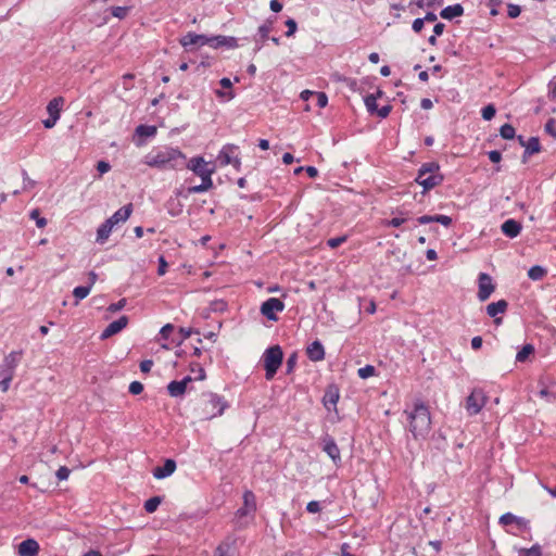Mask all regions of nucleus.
I'll return each mask as SVG.
<instances>
[{
    "label": "nucleus",
    "instance_id": "nucleus-25",
    "mask_svg": "<svg viewBox=\"0 0 556 556\" xmlns=\"http://www.w3.org/2000/svg\"><path fill=\"white\" fill-rule=\"evenodd\" d=\"M463 14L464 8L459 3L448 5L440 12V16L444 20H453L454 17L462 16Z\"/></svg>",
    "mask_w": 556,
    "mask_h": 556
},
{
    "label": "nucleus",
    "instance_id": "nucleus-59",
    "mask_svg": "<svg viewBox=\"0 0 556 556\" xmlns=\"http://www.w3.org/2000/svg\"><path fill=\"white\" fill-rule=\"evenodd\" d=\"M22 175H23V180H24L23 189L27 190V189L34 188L36 182L28 177V174H27V172L25 169H23Z\"/></svg>",
    "mask_w": 556,
    "mask_h": 556
},
{
    "label": "nucleus",
    "instance_id": "nucleus-11",
    "mask_svg": "<svg viewBox=\"0 0 556 556\" xmlns=\"http://www.w3.org/2000/svg\"><path fill=\"white\" fill-rule=\"evenodd\" d=\"M256 509V503H255V496L252 491H245L243 493V506L240 507L236 516L239 518L245 517L252 513H254Z\"/></svg>",
    "mask_w": 556,
    "mask_h": 556
},
{
    "label": "nucleus",
    "instance_id": "nucleus-30",
    "mask_svg": "<svg viewBox=\"0 0 556 556\" xmlns=\"http://www.w3.org/2000/svg\"><path fill=\"white\" fill-rule=\"evenodd\" d=\"M526 154H534L541 151V144L538 137H530L527 140V144L525 147Z\"/></svg>",
    "mask_w": 556,
    "mask_h": 556
},
{
    "label": "nucleus",
    "instance_id": "nucleus-47",
    "mask_svg": "<svg viewBox=\"0 0 556 556\" xmlns=\"http://www.w3.org/2000/svg\"><path fill=\"white\" fill-rule=\"evenodd\" d=\"M0 376L2 377V380L0 381V388L2 391H7L14 375L0 371Z\"/></svg>",
    "mask_w": 556,
    "mask_h": 556
},
{
    "label": "nucleus",
    "instance_id": "nucleus-40",
    "mask_svg": "<svg viewBox=\"0 0 556 556\" xmlns=\"http://www.w3.org/2000/svg\"><path fill=\"white\" fill-rule=\"evenodd\" d=\"M519 556H542L541 547L533 545L530 548H525L519 552Z\"/></svg>",
    "mask_w": 556,
    "mask_h": 556
},
{
    "label": "nucleus",
    "instance_id": "nucleus-29",
    "mask_svg": "<svg viewBox=\"0 0 556 556\" xmlns=\"http://www.w3.org/2000/svg\"><path fill=\"white\" fill-rule=\"evenodd\" d=\"M382 94V92L379 90L377 92V96L376 94H368L366 98H365V105H366V109L367 111L370 113V114H376L377 110H378V105H377V97H380Z\"/></svg>",
    "mask_w": 556,
    "mask_h": 556
},
{
    "label": "nucleus",
    "instance_id": "nucleus-9",
    "mask_svg": "<svg viewBox=\"0 0 556 556\" xmlns=\"http://www.w3.org/2000/svg\"><path fill=\"white\" fill-rule=\"evenodd\" d=\"M321 444L323 451L331 458L334 465H339L341 463V454L334 439L329 434H326L321 439Z\"/></svg>",
    "mask_w": 556,
    "mask_h": 556
},
{
    "label": "nucleus",
    "instance_id": "nucleus-13",
    "mask_svg": "<svg viewBox=\"0 0 556 556\" xmlns=\"http://www.w3.org/2000/svg\"><path fill=\"white\" fill-rule=\"evenodd\" d=\"M23 355V351H13L4 357L3 364L0 367V371L5 374L14 375V370L18 365Z\"/></svg>",
    "mask_w": 556,
    "mask_h": 556
},
{
    "label": "nucleus",
    "instance_id": "nucleus-58",
    "mask_svg": "<svg viewBox=\"0 0 556 556\" xmlns=\"http://www.w3.org/2000/svg\"><path fill=\"white\" fill-rule=\"evenodd\" d=\"M174 326L172 324H166L163 326L160 330V336L162 339L167 340L169 338V334L173 332Z\"/></svg>",
    "mask_w": 556,
    "mask_h": 556
},
{
    "label": "nucleus",
    "instance_id": "nucleus-34",
    "mask_svg": "<svg viewBox=\"0 0 556 556\" xmlns=\"http://www.w3.org/2000/svg\"><path fill=\"white\" fill-rule=\"evenodd\" d=\"M534 352V348L532 344H526L522 349L517 353L516 361L517 362H526L527 358Z\"/></svg>",
    "mask_w": 556,
    "mask_h": 556
},
{
    "label": "nucleus",
    "instance_id": "nucleus-48",
    "mask_svg": "<svg viewBox=\"0 0 556 556\" xmlns=\"http://www.w3.org/2000/svg\"><path fill=\"white\" fill-rule=\"evenodd\" d=\"M296 362H298V355L296 353H292L288 359H287V363H286V371L287 374H291L296 365Z\"/></svg>",
    "mask_w": 556,
    "mask_h": 556
},
{
    "label": "nucleus",
    "instance_id": "nucleus-39",
    "mask_svg": "<svg viewBox=\"0 0 556 556\" xmlns=\"http://www.w3.org/2000/svg\"><path fill=\"white\" fill-rule=\"evenodd\" d=\"M358 376L362 378V379H367L369 377H372L375 376L376 374V368L372 366V365H366L362 368L358 369L357 371Z\"/></svg>",
    "mask_w": 556,
    "mask_h": 556
},
{
    "label": "nucleus",
    "instance_id": "nucleus-14",
    "mask_svg": "<svg viewBox=\"0 0 556 556\" xmlns=\"http://www.w3.org/2000/svg\"><path fill=\"white\" fill-rule=\"evenodd\" d=\"M128 325V317L127 316H121L118 319L112 321L108 325V327L102 331L101 339H108L119 331H122L126 326Z\"/></svg>",
    "mask_w": 556,
    "mask_h": 556
},
{
    "label": "nucleus",
    "instance_id": "nucleus-15",
    "mask_svg": "<svg viewBox=\"0 0 556 556\" xmlns=\"http://www.w3.org/2000/svg\"><path fill=\"white\" fill-rule=\"evenodd\" d=\"M192 381L190 376L185 377L182 380H173L167 384L168 394L172 397H179L185 394L187 386Z\"/></svg>",
    "mask_w": 556,
    "mask_h": 556
},
{
    "label": "nucleus",
    "instance_id": "nucleus-38",
    "mask_svg": "<svg viewBox=\"0 0 556 556\" xmlns=\"http://www.w3.org/2000/svg\"><path fill=\"white\" fill-rule=\"evenodd\" d=\"M30 219L36 222L37 227L43 228L47 225V219L40 216V212L38 208L33 210L29 213Z\"/></svg>",
    "mask_w": 556,
    "mask_h": 556
},
{
    "label": "nucleus",
    "instance_id": "nucleus-33",
    "mask_svg": "<svg viewBox=\"0 0 556 556\" xmlns=\"http://www.w3.org/2000/svg\"><path fill=\"white\" fill-rule=\"evenodd\" d=\"M539 394L549 403L556 402V384L549 388H543Z\"/></svg>",
    "mask_w": 556,
    "mask_h": 556
},
{
    "label": "nucleus",
    "instance_id": "nucleus-19",
    "mask_svg": "<svg viewBox=\"0 0 556 556\" xmlns=\"http://www.w3.org/2000/svg\"><path fill=\"white\" fill-rule=\"evenodd\" d=\"M306 354L312 362H320L325 358V349L320 341L316 340L307 346Z\"/></svg>",
    "mask_w": 556,
    "mask_h": 556
},
{
    "label": "nucleus",
    "instance_id": "nucleus-43",
    "mask_svg": "<svg viewBox=\"0 0 556 556\" xmlns=\"http://www.w3.org/2000/svg\"><path fill=\"white\" fill-rule=\"evenodd\" d=\"M223 38H224V36H222V35L212 36V37L206 36V46H210L212 48L223 47V41H224Z\"/></svg>",
    "mask_w": 556,
    "mask_h": 556
},
{
    "label": "nucleus",
    "instance_id": "nucleus-64",
    "mask_svg": "<svg viewBox=\"0 0 556 556\" xmlns=\"http://www.w3.org/2000/svg\"><path fill=\"white\" fill-rule=\"evenodd\" d=\"M216 554H217V556H233V554L231 553L230 547L228 545L227 546L219 545L217 547Z\"/></svg>",
    "mask_w": 556,
    "mask_h": 556
},
{
    "label": "nucleus",
    "instance_id": "nucleus-35",
    "mask_svg": "<svg viewBox=\"0 0 556 556\" xmlns=\"http://www.w3.org/2000/svg\"><path fill=\"white\" fill-rule=\"evenodd\" d=\"M136 134L140 137H151L156 134V127L149 125H139L136 128Z\"/></svg>",
    "mask_w": 556,
    "mask_h": 556
},
{
    "label": "nucleus",
    "instance_id": "nucleus-46",
    "mask_svg": "<svg viewBox=\"0 0 556 556\" xmlns=\"http://www.w3.org/2000/svg\"><path fill=\"white\" fill-rule=\"evenodd\" d=\"M521 13V8L518 4L508 3L507 4V15L509 18H517Z\"/></svg>",
    "mask_w": 556,
    "mask_h": 556
},
{
    "label": "nucleus",
    "instance_id": "nucleus-10",
    "mask_svg": "<svg viewBox=\"0 0 556 556\" xmlns=\"http://www.w3.org/2000/svg\"><path fill=\"white\" fill-rule=\"evenodd\" d=\"M495 287L492 282V278L490 275L485 273H481L479 275V290H478V299L481 302L486 301L490 295L493 293Z\"/></svg>",
    "mask_w": 556,
    "mask_h": 556
},
{
    "label": "nucleus",
    "instance_id": "nucleus-56",
    "mask_svg": "<svg viewBox=\"0 0 556 556\" xmlns=\"http://www.w3.org/2000/svg\"><path fill=\"white\" fill-rule=\"evenodd\" d=\"M223 40V47H227L230 49L238 47V40L235 37L224 36Z\"/></svg>",
    "mask_w": 556,
    "mask_h": 556
},
{
    "label": "nucleus",
    "instance_id": "nucleus-50",
    "mask_svg": "<svg viewBox=\"0 0 556 556\" xmlns=\"http://www.w3.org/2000/svg\"><path fill=\"white\" fill-rule=\"evenodd\" d=\"M545 131L551 135L554 139H556V121L554 118H549L545 124Z\"/></svg>",
    "mask_w": 556,
    "mask_h": 556
},
{
    "label": "nucleus",
    "instance_id": "nucleus-5",
    "mask_svg": "<svg viewBox=\"0 0 556 556\" xmlns=\"http://www.w3.org/2000/svg\"><path fill=\"white\" fill-rule=\"evenodd\" d=\"M282 358L283 352L279 345H274L265 350L263 362L267 380H271L275 377L278 368L281 366Z\"/></svg>",
    "mask_w": 556,
    "mask_h": 556
},
{
    "label": "nucleus",
    "instance_id": "nucleus-53",
    "mask_svg": "<svg viewBox=\"0 0 556 556\" xmlns=\"http://www.w3.org/2000/svg\"><path fill=\"white\" fill-rule=\"evenodd\" d=\"M129 393L138 395L143 391V384L140 381H132L129 384Z\"/></svg>",
    "mask_w": 556,
    "mask_h": 556
},
{
    "label": "nucleus",
    "instance_id": "nucleus-28",
    "mask_svg": "<svg viewBox=\"0 0 556 556\" xmlns=\"http://www.w3.org/2000/svg\"><path fill=\"white\" fill-rule=\"evenodd\" d=\"M201 180H202V182L200 185L191 186L188 188L189 194L202 193V192L210 190L213 187L212 177H203V178H201Z\"/></svg>",
    "mask_w": 556,
    "mask_h": 556
},
{
    "label": "nucleus",
    "instance_id": "nucleus-20",
    "mask_svg": "<svg viewBox=\"0 0 556 556\" xmlns=\"http://www.w3.org/2000/svg\"><path fill=\"white\" fill-rule=\"evenodd\" d=\"M132 213V204L128 203L116 211L111 217L108 218L109 222L112 223L113 226L118 223L126 222Z\"/></svg>",
    "mask_w": 556,
    "mask_h": 556
},
{
    "label": "nucleus",
    "instance_id": "nucleus-26",
    "mask_svg": "<svg viewBox=\"0 0 556 556\" xmlns=\"http://www.w3.org/2000/svg\"><path fill=\"white\" fill-rule=\"evenodd\" d=\"M113 227L112 223L108 219L102 223L97 230V242L104 243L109 239Z\"/></svg>",
    "mask_w": 556,
    "mask_h": 556
},
{
    "label": "nucleus",
    "instance_id": "nucleus-7",
    "mask_svg": "<svg viewBox=\"0 0 556 556\" xmlns=\"http://www.w3.org/2000/svg\"><path fill=\"white\" fill-rule=\"evenodd\" d=\"M285 303L277 298H269L261 305V314L271 321H277V313L282 312Z\"/></svg>",
    "mask_w": 556,
    "mask_h": 556
},
{
    "label": "nucleus",
    "instance_id": "nucleus-32",
    "mask_svg": "<svg viewBox=\"0 0 556 556\" xmlns=\"http://www.w3.org/2000/svg\"><path fill=\"white\" fill-rule=\"evenodd\" d=\"M90 291H91L90 286H79V287H76L73 290V295L76 299V303L75 304L77 305L80 300H84L85 298H87L89 295Z\"/></svg>",
    "mask_w": 556,
    "mask_h": 556
},
{
    "label": "nucleus",
    "instance_id": "nucleus-27",
    "mask_svg": "<svg viewBox=\"0 0 556 556\" xmlns=\"http://www.w3.org/2000/svg\"><path fill=\"white\" fill-rule=\"evenodd\" d=\"M64 104V99L62 97L53 98L47 105V111L50 116H58L60 118L61 109Z\"/></svg>",
    "mask_w": 556,
    "mask_h": 556
},
{
    "label": "nucleus",
    "instance_id": "nucleus-45",
    "mask_svg": "<svg viewBox=\"0 0 556 556\" xmlns=\"http://www.w3.org/2000/svg\"><path fill=\"white\" fill-rule=\"evenodd\" d=\"M443 3V0H416L415 4L422 9V8H432L434 5H441Z\"/></svg>",
    "mask_w": 556,
    "mask_h": 556
},
{
    "label": "nucleus",
    "instance_id": "nucleus-21",
    "mask_svg": "<svg viewBox=\"0 0 556 556\" xmlns=\"http://www.w3.org/2000/svg\"><path fill=\"white\" fill-rule=\"evenodd\" d=\"M507 306H508V303L505 300H500L497 302L490 303L486 306V314L490 317H496L498 314L505 313L507 309ZM494 321L496 324H500L502 321V318H495Z\"/></svg>",
    "mask_w": 556,
    "mask_h": 556
},
{
    "label": "nucleus",
    "instance_id": "nucleus-8",
    "mask_svg": "<svg viewBox=\"0 0 556 556\" xmlns=\"http://www.w3.org/2000/svg\"><path fill=\"white\" fill-rule=\"evenodd\" d=\"M187 167L191 169L200 178L212 177L213 173L215 172V167H207L206 162L202 156L192 157L188 162Z\"/></svg>",
    "mask_w": 556,
    "mask_h": 556
},
{
    "label": "nucleus",
    "instance_id": "nucleus-37",
    "mask_svg": "<svg viewBox=\"0 0 556 556\" xmlns=\"http://www.w3.org/2000/svg\"><path fill=\"white\" fill-rule=\"evenodd\" d=\"M500 135L503 139L510 140L515 137V128L510 124H504L500 128Z\"/></svg>",
    "mask_w": 556,
    "mask_h": 556
},
{
    "label": "nucleus",
    "instance_id": "nucleus-16",
    "mask_svg": "<svg viewBox=\"0 0 556 556\" xmlns=\"http://www.w3.org/2000/svg\"><path fill=\"white\" fill-rule=\"evenodd\" d=\"M500 523L504 527L509 525H516L520 530L527 529L529 520L515 516L511 513H506L500 517Z\"/></svg>",
    "mask_w": 556,
    "mask_h": 556
},
{
    "label": "nucleus",
    "instance_id": "nucleus-1",
    "mask_svg": "<svg viewBox=\"0 0 556 556\" xmlns=\"http://www.w3.org/2000/svg\"><path fill=\"white\" fill-rule=\"evenodd\" d=\"M407 416L408 430L415 440H426L431 430V416L428 406L418 401L412 410L404 412Z\"/></svg>",
    "mask_w": 556,
    "mask_h": 556
},
{
    "label": "nucleus",
    "instance_id": "nucleus-61",
    "mask_svg": "<svg viewBox=\"0 0 556 556\" xmlns=\"http://www.w3.org/2000/svg\"><path fill=\"white\" fill-rule=\"evenodd\" d=\"M321 509L320 507V503L317 502V501H311L309 503H307L306 505V510L311 514H316V513H319Z\"/></svg>",
    "mask_w": 556,
    "mask_h": 556
},
{
    "label": "nucleus",
    "instance_id": "nucleus-23",
    "mask_svg": "<svg viewBox=\"0 0 556 556\" xmlns=\"http://www.w3.org/2000/svg\"><path fill=\"white\" fill-rule=\"evenodd\" d=\"M238 150V147L235 144H226L223 147V149L219 151V154L217 156V160L220 162L222 165H229L232 163L233 160V153Z\"/></svg>",
    "mask_w": 556,
    "mask_h": 556
},
{
    "label": "nucleus",
    "instance_id": "nucleus-31",
    "mask_svg": "<svg viewBox=\"0 0 556 556\" xmlns=\"http://www.w3.org/2000/svg\"><path fill=\"white\" fill-rule=\"evenodd\" d=\"M547 274V270L540 266L534 265L528 270V277L532 280H540Z\"/></svg>",
    "mask_w": 556,
    "mask_h": 556
},
{
    "label": "nucleus",
    "instance_id": "nucleus-17",
    "mask_svg": "<svg viewBox=\"0 0 556 556\" xmlns=\"http://www.w3.org/2000/svg\"><path fill=\"white\" fill-rule=\"evenodd\" d=\"M39 552V544L34 539H26L18 545L20 556H37Z\"/></svg>",
    "mask_w": 556,
    "mask_h": 556
},
{
    "label": "nucleus",
    "instance_id": "nucleus-12",
    "mask_svg": "<svg viewBox=\"0 0 556 556\" xmlns=\"http://www.w3.org/2000/svg\"><path fill=\"white\" fill-rule=\"evenodd\" d=\"M340 399V391L336 384H329L325 391L323 397V404L326 409L331 410V408L336 409L338 401Z\"/></svg>",
    "mask_w": 556,
    "mask_h": 556
},
{
    "label": "nucleus",
    "instance_id": "nucleus-60",
    "mask_svg": "<svg viewBox=\"0 0 556 556\" xmlns=\"http://www.w3.org/2000/svg\"><path fill=\"white\" fill-rule=\"evenodd\" d=\"M502 4V0H488V5L491 8L490 14L496 16L498 14L497 7Z\"/></svg>",
    "mask_w": 556,
    "mask_h": 556
},
{
    "label": "nucleus",
    "instance_id": "nucleus-36",
    "mask_svg": "<svg viewBox=\"0 0 556 556\" xmlns=\"http://www.w3.org/2000/svg\"><path fill=\"white\" fill-rule=\"evenodd\" d=\"M161 503L162 498L160 496H153L146 501L144 509L147 513H154Z\"/></svg>",
    "mask_w": 556,
    "mask_h": 556
},
{
    "label": "nucleus",
    "instance_id": "nucleus-44",
    "mask_svg": "<svg viewBox=\"0 0 556 556\" xmlns=\"http://www.w3.org/2000/svg\"><path fill=\"white\" fill-rule=\"evenodd\" d=\"M129 11L128 7H112L111 13L114 17H117L119 20L124 18Z\"/></svg>",
    "mask_w": 556,
    "mask_h": 556
},
{
    "label": "nucleus",
    "instance_id": "nucleus-51",
    "mask_svg": "<svg viewBox=\"0 0 556 556\" xmlns=\"http://www.w3.org/2000/svg\"><path fill=\"white\" fill-rule=\"evenodd\" d=\"M210 307L213 312H224L227 308V303L223 300H216L211 303Z\"/></svg>",
    "mask_w": 556,
    "mask_h": 556
},
{
    "label": "nucleus",
    "instance_id": "nucleus-3",
    "mask_svg": "<svg viewBox=\"0 0 556 556\" xmlns=\"http://www.w3.org/2000/svg\"><path fill=\"white\" fill-rule=\"evenodd\" d=\"M443 179L439 163L428 162L420 166L415 181L424 188V192H427L441 185Z\"/></svg>",
    "mask_w": 556,
    "mask_h": 556
},
{
    "label": "nucleus",
    "instance_id": "nucleus-4",
    "mask_svg": "<svg viewBox=\"0 0 556 556\" xmlns=\"http://www.w3.org/2000/svg\"><path fill=\"white\" fill-rule=\"evenodd\" d=\"M227 407V401L216 393H203L201 396L200 414L204 419H212L223 415Z\"/></svg>",
    "mask_w": 556,
    "mask_h": 556
},
{
    "label": "nucleus",
    "instance_id": "nucleus-6",
    "mask_svg": "<svg viewBox=\"0 0 556 556\" xmlns=\"http://www.w3.org/2000/svg\"><path fill=\"white\" fill-rule=\"evenodd\" d=\"M486 403V396L481 389H475L466 399V409L469 415H477Z\"/></svg>",
    "mask_w": 556,
    "mask_h": 556
},
{
    "label": "nucleus",
    "instance_id": "nucleus-52",
    "mask_svg": "<svg viewBox=\"0 0 556 556\" xmlns=\"http://www.w3.org/2000/svg\"><path fill=\"white\" fill-rule=\"evenodd\" d=\"M286 26L288 27V30L286 31L287 37H291L295 34L298 24L293 18H288L286 21Z\"/></svg>",
    "mask_w": 556,
    "mask_h": 556
},
{
    "label": "nucleus",
    "instance_id": "nucleus-62",
    "mask_svg": "<svg viewBox=\"0 0 556 556\" xmlns=\"http://www.w3.org/2000/svg\"><path fill=\"white\" fill-rule=\"evenodd\" d=\"M435 223L448 227L452 225V218L447 215H435Z\"/></svg>",
    "mask_w": 556,
    "mask_h": 556
},
{
    "label": "nucleus",
    "instance_id": "nucleus-41",
    "mask_svg": "<svg viewBox=\"0 0 556 556\" xmlns=\"http://www.w3.org/2000/svg\"><path fill=\"white\" fill-rule=\"evenodd\" d=\"M495 113L496 109L493 104H488L481 111L482 118L485 121H491L495 116Z\"/></svg>",
    "mask_w": 556,
    "mask_h": 556
},
{
    "label": "nucleus",
    "instance_id": "nucleus-49",
    "mask_svg": "<svg viewBox=\"0 0 556 556\" xmlns=\"http://www.w3.org/2000/svg\"><path fill=\"white\" fill-rule=\"evenodd\" d=\"M346 239H348L346 236L330 238L327 241V245L330 247L331 249H336V248L340 247L342 243H344L346 241Z\"/></svg>",
    "mask_w": 556,
    "mask_h": 556
},
{
    "label": "nucleus",
    "instance_id": "nucleus-2",
    "mask_svg": "<svg viewBox=\"0 0 556 556\" xmlns=\"http://www.w3.org/2000/svg\"><path fill=\"white\" fill-rule=\"evenodd\" d=\"M144 164L159 169H179L186 165V155L178 149L165 147L146 155Z\"/></svg>",
    "mask_w": 556,
    "mask_h": 556
},
{
    "label": "nucleus",
    "instance_id": "nucleus-42",
    "mask_svg": "<svg viewBox=\"0 0 556 556\" xmlns=\"http://www.w3.org/2000/svg\"><path fill=\"white\" fill-rule=\"evenodd\" d=\"M271 24H273V22L268 20L258 27V34H260L262 40H265L268 38V35L271 30Z\"/></svg>",
    "mask_w": 556,
    "mask_h": 556
},
{
    "label": "nucleus",
    "instance_id": "nucleus-22",
    "mask_svg": "<svg viewBox=\"0 0 556 556\" xmlns=\"http://www.w3.org/2000/svg\"><path fill=\"white\" fill-rule=\"evenodd\" d=\"M501 229L508 238H516L521 231V224L515 219H507L502 224Z\"/></svg>",
    "mask_w": 556,
    "mask_h": 556
},
{
    "label": "nucleus",
    "instance_id": "nucleus-55",
    "mask_svg": "<svg viewBox=\"0 0 556 556\" xmlns=\"http://www.w3.org/2000/svg\"><path fill=\"white\" fill-rule=\"evenodd\" d=\"M71 473V470L66 467V466H61L58 470H56V478L62 481V480H66L68 478Z\"/></svg>",
    "mask_w": 556,
    "mask_h": 556
},
{
    "label": "nucleus",
    "instance_id": "nucleus-18",
    "mask_svg": "<svg viewBox=\"0 0 556 556\" xmlns=\"http://www.w3.org/2000/svg\"><path fill=\"white\" fill-rule=\"evenodd\" d=\"M176 470V462L174 459H166L163 466L155 467L152 471L155 479H164L169 477Z\"/></svg>",
    "mask_w": 556,
    "mask_h": 556
},
{
    "label": "nucleus",
    "instance_id": "nucleus-24",
    "mask_svg": "<svg viewBox=\"0 0 556 556\" xmlns=\"http://www.w3.org/2000/svg\"><path fill=\"white\" fill-rule=\"evenodd\" d=\"M180 45L188 47L191 45L206 46V35H199L195 33H187L181 39Z\"/></svg>",
    "mask_w": 556,
    "mask_h": 556
},
{
    "label": "nucleus",
    "instance_id": "nucleus-63",
    "mask_svg": "<svg viewBox=\"0 0 556 556\" xmlns=\"http://www.w3.org/2000/svg\"><path fill=\"white\" fill-rule=\"evenodd\" d=\"M424 25H425V20L421 18V17H418V18L413 21L412 29L415 33H420L422 30V28H424Z\"/></svg>",
    "mask_w": 556,
    "mask_h": 556
},
{
    "label": "nucleus",
    "instance_id": "nucleus-57",
    "mask_svg": "<svg viewBox=\"0 0 556 556\" xmlns=\"http://www.w3.org/2000/svg\"><path fill=\"white\" fill-rule=\"evenodd\" d=\"M316 99H317V106L319 108H325L328 103V97L325 92H316L315 91V96Z\"/></svg>",
    "mask_w": 556,
    "mask_h": 556
},
{
    "label": "nucleus",
    "instance_id": "nucleus-54",
    "mask_svg": "<svg viewBox=\"0 0 556 556\" xmlns=\"http://www.w3.org/2000/svg\"><path fill=\"white\" fill-rule=\"evenodd\" d=\"M126 303H127L126 299H121L118 302L112 303L111 305H109L108 311L111 313H116V312L123 309L125 307Z\"/></svg>",
    "mask_w": 556,
    "mask_h": 556
}]
</instances>
